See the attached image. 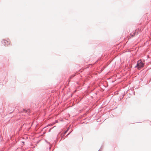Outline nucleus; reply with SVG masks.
Wrapping results in <instances>:
<instances>
[{
	"label": "nucleus",
	"mask_w": 151,
	"mask_h": 151,
	"mask_svg": "<svg viewBox=\"0 0 151 151\" xmlns=\"http://www.w3.org/2000/svg\"><path fill=\"white\" fill-rule=\"evenodd\" d=\"M144 63L142 62L141 60L138 61L137 64V67L139 69H140L141 68L143 67Z\"/></svg>",
	"instance_id": "1"
},
{
	"label": "nucleus",
	"mask_w": 151,
	"mask_h": 151,
	"mask_svg": "<svg viewBox=\"0 0 151 151\" xmlns=\"http://www.w3.org/2000/svg\"><path fill=\"white\" fill-rule=\"evenodd\" d=\"M3 41L4 42L3 43H4V45L5 46H8L10 44V41L9 39L4 40H3Z\"/></svg>",
	"instance_id": "2"
},
{
	"label": "nucleus",
	"mask_w": 151,
	"mask_h": 151,
	"mask_svg": "<svg viewBox=\"0 0 151 151\" xmlns=\"http://www.w3.org/2000/svg\"><path fill=\"white\" fill-rule=\"evenodd\" d=\"M28 111H29L28 110H26L25 109H23V111H22V112L26 113V112H27Z\"/></svg>",
	"instance_id": "3"
}]
</instances>
